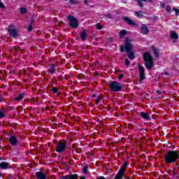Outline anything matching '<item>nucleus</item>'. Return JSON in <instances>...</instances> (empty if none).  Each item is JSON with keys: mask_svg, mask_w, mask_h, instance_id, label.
<instances>
[{"mask_svg": "<svg viewBox=\"0 0 179 179\" xmlns=\"http://www.w3.org/2000/svg\"><path fill=\"white\" fill-rule=\"evenodd\" d=\"M53 143L56 145L55 151L57 153H64V152L66 150V140H59L57 143L54 140Z\"/></svg>", "mask_w": 179, "mask_h": 179, "instance_id": "20e7f679", "label": "nucleus"}, {"mask_svg": "<svg viewBox=\"0 0 179 179\" xmlns=\"http://www.w3.org/2000/svg\"><path fill=\"white\" fill-rule=\"evenodd\" d=\"M92 98L96 97V94H92Z\"/></svg>", "mask_w": 179, "mask_h": 179, "instance_id": "603ef678", "label": "nucleus"}, {"mask_svg": "<svg viewBox=\"0 0 179 179\" xmlns=\"http://www.w3.org/2000/svg\"><path fill=\"white\" fill-rule=\"evenodd\" d=\"M170 37L172 40H178V34L176 31H171Z\"/></svg>", "mask_w": 179, "mask_h": 179, "instance_id": "a211bd4d", "label": "nucleus"}, {"mask_svg": "<svg viewBox=\"0 0 179 179\" xmlns=\"http://www.w3.org/2000/svg\"><path fill=\"white\" fill-rule=\"evenodd\" d=\"M152 50L154 55L155 56V58H157V59H159V58L160 57V52L157 51V48H156V47L155 46L152 47Z\"/></svg>", "mask_w": 179, "mask_h": 179, "instance_id": "f3484780", "label": "nucleus"}, {"mask_svg": "<svg viewBox=\"0 0 179 179\" xmlns=\"http://www.w3.org/2000/svg\"><path fill=\"white\" fill-rule=\"evenodd\" d=\"M8 141L12 146H16V145H17V138H16L15 135L10 136Z\"/></svg>", "mask_w": 179, "mask_h": 179, "instance_id": "9d476101", "label": "nucleus"}, {"mask_svg": "<svg viewBox=\"0 0 179 179\" xmlns=\"http://www.w3.org/2000/svg\"><path fill=\"white\" fill-rule=\"evenodd\" d=\"M79 178V175L78 174H71L66 175L62 177V179H78Z\"/></svg>", "mask_w": 179, "mask_h": 179, "instance_id": "4468645a", "label": "nucleus"}, {"mask_svg": "<svg viewBox=\"0 0 179 179\" xmlns=\"http://www.w3.org/2000/svg\"><path fill=\"white\" fill-rule=\"evenodd\" d=\"M13 27H14L13 24H10L7 30L10 36L15 38L17 37V30L16 29H13Z\"/></svg>", "mask_w": 179, "mask_h": 179, "instance_id": "1a4fd4ad", "label": "nucleus"}, {"mask_svg": "<svg viewBox=\"0 0 179 179\" xmlns=\"http://www.w3.org/2000/svg\"><path fill=\"white\" fill-rule=\"evenodd\" d=\"M105 17L107 19H114V17H113V15L108 13L105 15Z\"/></svg>", "mask_w": 179, "mask_h": 179, "instance_id": "cd10ccee", "label": "nucleus"}, {"mask_svg": "<svg viewBox=\"0 0 179 179\" xmlns=\"http://www.w3.org/2000/svg\"><path fill=\"white\" fill-rule=\"evenodd\" d=\"M127 34V30L122 29L120 31V37H124Z\"/></svg>", "mask_w": 179, "mask_h": 179, "instance_id": "393cba45", "label": "nucleus"}, {"mask_svg": "<svg viewBox=\"0 0 179 179\" xmlns=\"http://www.w3.org/2000/svg\"><path fill=\"white\" fill-rule=\"evenodd\" d=\"M96 99L100 101V100H103V96H101V95H99V96H98Z\"/></svg>", "mask_w": 179, "mask_h": 179, "instance_id": "ea45409f", "label": "nucleus"}, {"mask_svg": "<svg viewBox=\"0 0 179 179\" xmlns=\"http://www.w3.org/2000/svg\"><path fill=\"white\" fill-rule=\"evenodd\" d=\"M73 159H76V158L75 157V156H73Z\"/></svg>", "mask_w": 179, "mask_h": 179, "instance_id": "052dcab7", "label": "nucleus"}, {"mask_svg": "<svg viewBox=\"0 0 179 179\" xmlns=\"http://www.w3.org/2000/svg\"><path fill=\"white\" fill-rule=\"evenodd\" d=\"M134 50V45L132 44V41L129 38H126L124 40V45L120 46V52H124L125 51L127 54L128 58L129 59H135V53L132 51Z\"/></svg>", "mask_w": 179, "mask_h": 179, "instance_id": "f257e3e1", "label": "nucleus"}, {"mask_svg": "<svg viewBox=\"0 0 179 179\" xmlns=\"http://www.w3.org/2000/svg\"><path fill=\"white\" fill-rule=\"evenodd\" d=\"M87 170H89V166H85L83 169V173L84 174H87Z\"/></svg>", "mask_w": 179, "mask_h": 179, "instance_id": "a878e982", "label": "nucleus"}, {"mask_svg": "<svg viewBox=\"0 0 179 179\" xmlns=\"http://www.w3.org/2000/svg\"><path fill=\"white\" fill-rule=\"evenodd\" d=\"M173 176H176V169L174 167L173 168Z\"/></svg>", "mask_w": 179, "mask_h": 179, "instance_id": "a18cd8bd", "label": "nucleus"}, {"mask_svg": "<svg viewBox=\"0 0 179 179\" xmlns=\"http://www.w3.org/2000/svg\"><path fill=\"white\" fill-rule=\"evenodd\" d=\"M96 29L98 30H101L103 29V26L100 24V23L96 24Z\"/></svg>", "mask_w": 179, "mask_h": 179, "instance_id": "f704fd0d", "label": "nucleus"}, {"mask_svg": "<svg viewBox=\"0 0 179 179\" xmlns=\"http://www.w3.org/2000/svg\"><path fill=\"white\" fill-rule=\"evenodd\" d=\"M124 78V74L120 73L119 74V80H121V79H122Z\"/></svg>", "mask_w": 179, "mask_h": 179, "instance_id": "4c0bfd02", "label": "nucleus"}, {"mask_svg": "<svg viewBox=\"0 0 179 179\" xmlns=\"http://www.w3.org/2000/svg\"><path fill=\"white\" fill-rule=\"evenodd\" d=\"M97 179H106V178L104 176H99Z\"/></svg>", "mask_w": 179, "mask_h": 179, "instance_id": "c03bdc74", "label": "nucleus"}, {"mask_svg": "<svg viewBox=\"0 0 179 179\" xmlns=\"http://www.w3.org/2000/svg\"><path fill=\"white\" fill-rule=\"evenodd\" d=\"M0 160H2V157H0Z\"/></svg>", "mask_w": 179, "mask_h": 179, "instance_id": "bf43d9fd", "label": "nucleus"}, {"mask_svg": "<svg viewBox=\"0 0 179 179\" xmlns=\"http://www.w3.org/2000/svg\"><path fill=\"white\" fill-rule=\"evenodd\" d=\"M80 36L81 40H83V41H85L87 37V34L86 33V30H83V31L80 33Z\"/></svg>", "mask_w": 179, "mask_h": 179, "instance_id": "412c9836", "label": "nucleus"}, {"mask_svg": "<svg viewBox=\"0 0 179 179\" xmlns=\"http://www.w3.org/2000/svg\"><path fill=\"white\" fill-rule=\"evenodd\" d=\"M0 169H2L3 170H6V169H9V163L6 162H3L0 163Z\"/></svg>", "mask_w": 179, "mask_h": 179, "instance_id": "6ab92c4d", "label": "nucleus"}, {"mask_svg": "<svg viewBox=\"0 0 179 179\" xmlns=\"http://www.w3.org/2000/svg\"><path fill=\"white\" fill-rule=\"evenodd\" d=\"M173 10L176 13V16H178V15H179V9H178V8H173Z\"/></svg>", "mask_w": 179, "mask_h": 179, "instance_id": "72a5a7b5", "label": "nucleus"}, {"mask_svg": "<svg viewBox=\"0 0 179 179\" xmlns=\"http://www.w3.org/2000/svg\"><path fill=\"white\" fill-rule=\"evenodd\" d=\"M25 94H26L24 92H20L18 96L15 99V101H20L21 100H23V99H24Z\"/></svg>", "mask_w": 179, "mask_h": 179, "instance_id": "4be33fe9", "label": "nucleus"}, {"mask_svg": "<svg viewBox=\"0 0 179 179\" xmlns=\"http://www.w3.org/2000/svg\"><path fill=\"white\" fill-rule=\"evenodd\" d=\"M143 58L145 68H147V69H152V66H155V63L153 62V57L150 55V52H145L143 54Z\"/></svg>", "mask_w": 179, "mask_h": 179, "instance_id": "7ed1b4c3", "label": "nucleus"}, {"mask_svg": "<svg viewBox=\"0 0 179 179\" xmlns=\"http://www.w3.org/2000/svg\"><path fill=\"white\" fill-rule=\"evenodd\" d=\"M52 92H53V93H54L55 94H57V93H58V87H52Z\"/></svg>", "mask_w": 179, "mask_h": 179, "instance_id": "473e14b6", "label": "nucleus"}, {"mask_svg": "<svg viewBox=\"0 0 179 179\" xmlns=\"http://www.w3.org/2000/svg\"><path fill=\"white\" fill-rule=\"evenodd\" d=\"M135 16H136V17H138L139 19H142V17H143V11L142 10L136 11Z\"/></svg>", "mask_w": 179, "mask_h": 179, "instance_id": "5701e85b", "label": "nucleus"}, {"mask_svg": "<svg viewBox=\"0 0 179 179\" xmlns=\"http://www.w3.org/2000/svg\"><path fill=\"white\" fill-rule=\"evenodd\" d=\"M123 20H124V22L128 23V24H129V26H136V23H135V22L134 20H132L131 19H130L128 17H123Z\"/></svg>", "mask_w": 179, "mask_h": 179, "instance_id": "2eb2a0df", "label": "nucleus"}, {"mask_svg": "<svg viewBox=\"0 0 179 179\" xmlns=\"http://www.w3.org/2000/svg\"><path fill=\"white\" fill-rule=\"evenodd\" d=\"M129 178H131V177H129V176L126 178V179H129Z\"/></svg>", "mask_w": 179, "mask_h": 179, "instance_id": "864d4df0", "label": "nucleus"}, {"mask_svg": "<svg viewBox=\"0 0 179 179\" xmlns=\"http://www.w3.org/2000/svg\"><path fill=\"white\" fill-rule=\"evenodd\" d=\"M164 75H166V76H170V73L167 71L164 73Z\"/></svg>", "mask_w": 179, "mask_h": 179, "instance_id": "37998d69", "label": "nucleus"}, {"mask_svg": "<svg viewBox=\"0 0 179 179\" xmlns=\"http://www.w3.org/2000/svg\"><path fill=\"white\" fill-rule=\"evenodd\" d=\"M27 110H29V111H31V110H33V108L32 107H28Z\"/></svg>", "mask_w": 179, "mask_h": 179, "instance_id": "8fccbe9b", "label": "nucleus"}, {"mask_svg": "<svg viewBox=\"0 0 179 179\" xmlns=\"http://www.w3.org/2000/svg\"><path fill=\"white\" fill-rule=\"evenodd\" d=\"M20 13L22 15H24V14L27 13V8H26L22 7L20 8Z\"/></svg>", "mask_w": 179, "mask_h": 179, "instance_id": "b1692460", "label": "nucleus"}, {"mask_svg": "<svg viewBox=\"0 0 179 179\" xmlns=\"http://www.w3.org/2000/svg\"><path fill=\"white\" fill-rule=\"evenodd\" d=\"M35 174L37 179H47V174L43 172L37 171Z\"/></svg>", "mask_w": 179, "mask_h": 179, "instance_id": "ddd939ff", "label": "nucleus"}, {"mask_svg": "<svg viewBox=\"0 0 179 179\" xmlns=\"http://www.w3.org/2000/svg\"><path fill=\"white\" fill-rule=\"evenodd\" d=\"M76 153L80 154L82 153V148H77L76 150Z\"/></svg>", "mask_w": 179, "mask_h": 179, "instance_id": "e433bc0d", "label": "nucleus"}, {"mask_svg": "<svg viewBox=\"0 0 179 179\" xmlns=\"http://www.w3.org/2000/svg\"><path fill=\"white\" fill-rule=\"evenodd\" d=\"M160 7L162 8H166V3H160Z\"/></svg>", "mask_w": 179, "mask_h": 179, "instance_id": "58836bf2", "label": "nucleus"}, {"mask_svg": "<svg viewBox=\"0 0 179 179\" xmlns=\"http://www.w3.org/2000/svg\"><path fill=\"white\" fill-rule=\"evenodd\" d=\"M100 103V101L99 99H96V104H99Z\"/></svg>", "mask_w": 179, "mask_h": 179, "instance_id": "3c124183", "label": "nucleus"}, {"mask_svg": "<svg viewBox=\"0 0 179 179\" xmlns=\"http://www.w3.org/2000/svg\"><path fill=\"white\" fill-rule=\"evenodd\" d=\"M124 178L122 176H120V175H115L114 179H122Z\"/></svg>", "mask_w": 179, "mask_h": 179, "instance_id": "c9c22d12", "label": "nucleus"}, {"mask_svg": "<svg viewBox=\"0 0 179 179\" xmlns=\"http://www.w3.org/2000/svg\"><path fill=\"white\" fill-rule=\"evenodd\" d=\"M140 117L143 118V120H145L146 121H150V115L149 113H145L143 111L140 113Z\"/></svg>", "mask_w": 179, "mask_h": 179, "instance_id": "f8f14e48", "label": "nucleus"}, {"mask_svg": "<svg viewBox=\"0 0 179 179\" xmlns=\"http://www.w3.org/2000/svg\"><path fill=\"white\" fill-rule=\"evenodd\" d=\"M108 86L112 92H122V89H124V85L117 81H111L109 83Z\"/></svg>", "mask_w": 179, "mask_h": 179, "instance_id": "39448f33", "label": "nucleus"}, {"mask_svg": "<svg viewBox=\"0 0 179 179\" xmlns=\"http://www.w3.org/2000/svg\"><path fill=\"white\" fill-rule=\"evenodd\" d=\"M64 1H68V0H64Z\"/></svg>", "mask_w": 179, "mask_h": 179, "instance_id": "680f3d73", "label": "nucleus"}, {"mask_svg": "<svg viewBox=\"0 0 179 179\" xmlns=\"http://www.w3.org/2000/svg\"><path fill=\"white\" fill-rule=\"evenodd\" d=\"M179 150H168L164 155V162L166 164L178 163Z\"/></svg>", "mask_w": 179, "mask_h": 179, "instance_id": "f03ea898", "label": "nucleus"}, {"mask_svg": "<svg viewBox=\"0 0 179 179\" xmlns=\"http://www.w3.org/2000/svg\"><path fill=\"white\" fill-rule=\"evenodd\" d=\"M127 167H128V162H125L120 167V169H119L117 175L120 176V177H123L125 174V171L127 170Z\"/></svg>", "mask_w": 179, "mask_h": 179, "instance_id": "6e6552de", "label": "nucleus"}, {"mask_svg": "<svg viewBox=\"0 0 179 179\" xmlns=\"http://www.w3.org/2000/svg\"><path fill=\"white\" fill-rule=\"evenodd\" d=\"M124 64L127 66H129V65H131V62L129 61V59H126L124 60Z\"/></svg>", "mask_w": 179, "mask_h": 179, "instance_id": "c756f323", "label": "nucleus"}, {"mask_svg": "<svg viewBox=\"0 0 179 179\" xmlns=\"http://www.w3.org/2000/svg\"><path fill=\"white\" fill-rule=\"evenodd\" d=\"M156 93L157 94H162V92H160V90H157Z\"/></svg>", "mask_w": 179, "mask_h": 179, "instance_id": "49530a36", "label": "nucleus"}, {"mask_svg": "<svg viewBox=\"0 0 179 179\" xmlns=\"http://www.w3.org/2000/svg\"><path fill=\"white\" fill-rule=\"evenodd\" d=\"M85 5H89V0H84Z\"/></svg>", "mask_w": 179, "mask_h": 179, "instance_id": "a19ab883", "label": "nucleus"}, {"mask_svg": "<svg viewBox=\"0 0 179 179\" xmlns=\"http://www.w3.org/2000/svg\"><path fill=\"white\" fill-rule=\"evenodd\" d=\"M113 40V38H108V41H109L110 43H112Z\"/></svg>", "mask_w": 179, "mask_h": 179, "instance_id": "09e8293b", "label": "nucleus"}, {"mask_svg": "<svg viewBox=\"0 0 179 179\" xmlns=\"http://www.w3.org/2000/svg\"><path fill=\"white\" fill-rule=\"evenodd\" d=\"M168 174H170V171H167Z\"/></svg>", "mask_w": 179, "mask_h": 179, "instance_id": "6e6d98bb", "label": "nucleus"}, {"mask_svg": "<svg viewBox=\"0 0 179 179\" xmlns=\"http://www.w3.org/2000/svg\"><path fill=\"white\" fill-rule=\"evenodd\" d=\"M136 2H138V6H140V8H143V2H150L151 3L152 2H153V0H136Z\"/></svg>", "mask_w": 179, "mask_h": 179, "instance_id": "aec40b11", "label": "nucleus"}, {"mask_svg": "<svg viewBox=\"0 0 179 179\" xmlns=\"http://www.w3.org/2000/svg\"><path fill=\"white\" fill-rule=\"evenodd\" d=\"M57 64H52L48 69V72H50V75H54L55 73V71H57Z\"/></svg>", "mask_w": 179, "mask_h": 179, "instance_id": "dca6fc26", "label": "nucleus"}, {"mask_svg": "<svg viewBox=\"0 0 179 179\" xmlns=\"http://www.w3.org/2000/svg\"><path fill=\"white\" fill-rule=\"evenodd\" d=\"M166 13H171V6H166Z\"/></svg>", "mask_w": 179, "mask_h": 179, "instance_id": "7c9ffc66", "label": "nucleus"}, {"mask_svg": "<svg viewBox=\"0 0 179 179\" xmlns=\"http://www.w3.org/2000/svg\"><path fill=\"white\" fill-rule=\"evenodd\" d=\"M27 30L28 31H31L33 30V24L31 22L29 24Z\"/></svg>", "mask_w": 179, "mask_h": 179, "instance_id": "c85d7f7f", "label": "nucleus"}, {"mask_svg": "<svg viewBox=\"0 0 179 179\" xmlns=\"http://www.w3.org/2000/svg\"><path fill=\"white\" fill-rule=\"evenodd\" d=\"M3 101V99H0V101Z\"/></svg>", "mask_w": 179, "mask_h": 179, "instance_id": "4d7b16f0", "label": "nucleus"}, {"mask_svg": "<svg viewBox=\"0 0 179 179\" xmlns=\"http://www.w3.org/2000/svg\"><path fill=\"white\" fill-rule=\"evenodd\" d=\"M70 2L72 5H78V3H79V2L76 0H70Z\"/></svg>", "mask_w": 179, "mask_h": 179, "instance_id": "2f4dec72", "label": "nucleus"}, {"mask_svg": "<svg viewBox=\"0 0 179 179\" xmlns=\"http://www.w3.org/2000/svg\"><path fill=\"white\" fill-rule=\"evenodd\" d=\"M67 20L69 22V27L72 29H78L79 27V20L72 15H67Z\"/></svg>", "mask_w": 179, "mask_h": 179, "instance_id": "423d86ee", "label": "nucleus"}, {"mask_svg": "<svg viewBox=\"0 0 179 179\" xmlns=\"http://www.w3.org/2000/svg\"><path fill=\"white\" fill-rule=\"evenodd\" d=\"M176 167H179V165H178V164H176Z\"/></svg>", "mask_w": 179, "mask_h": 179, "instance_id": "5fc2aeb1", "label": "nucleus"}, {"mask_svg": "<svg viewBox=\"0 0 179 179\" xmlns=\"http://www.w3.org/2000/svg\"><path fill=\"white\" fill-rule=\"evenodd\" d=\"M69 152H66V155H69Z\"/></svg>", "mask_w": 179, "mask_h": 179, "instance_id": "13d9d810", "label": "nucleus"}, {"mask_svg": "<svg viewBox=\"0 0 179 179\" xmlns=\"http://www.w3.org/2000/svg\"><path fill=\"white\" fill-rule=\"evenodd\" d=\"M80 179H86V177L85 176H82L80 177Z\"/></svg>", "mask_w": 179, "mask_h": 179, "instance_id": "de8ad7c7", "label": "nucleus"}, {"mask_svg": "<svg viewBox=\"0 0 179 179\" xmlns=\"http://www.w3.org/2000/svg\"><path fill=\"white\" fill-rule=\"evenodd\" d=\"M141 34H148L149 33V28L147 24H142L140 27Z\"/></svg>", "mask_w": 179, "mask_h": 179, "instance_id": "9b49d317", "label": "nucleus"}, {"mask_svg": "<svg viewBox=\"0 0 179 179\" xmlns=\"http://www.w3.org/2000/svg\"><path fill=\"white\" fill-rule=\"evenodd\" d=\"M5 112L0 110V120H2V118H5Z\"/></svg>", "mask_w": 179, "mask_h": 179, "instance_id": "bb28decb", "label": "nucleus"}, {"mask_svg": "<svg viewBox=\"0 0 179 179\" xmlns=\"http://www.w3.org/2000/svg\"><path fill=\"white\" fill-rule=\"evenodd\" d=\"M138 71L140 72V79L139 82L140 83H142V82L146 79V76L145 75V67L143 66L138 64Z\"/></svg>", "mask_w": 179, "mask_h": 179, "instance_id": "0eeeda50", "label": "nucleus"}, {"mask_svg": "<svg viewBox=\"0 0 179 179\" xmlns=\"http://www.w3.org/2000/svg\"><path fill=\"white\" fill-rule=\"evenodd\" d=\"M13 50H19V48L17 46H14V47H13Z\"/></svg>", "mask_w": 179, "mask_h": 179, "instance_id": "79ce46f5", "label": "nucleus"}]
</instances>
